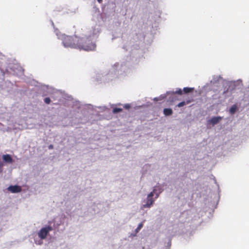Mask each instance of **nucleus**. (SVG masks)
Segmentation results:
<instances>
[{
	"label": "nucleus",
	"mask_w": 249,
	"mask_h": 249,
	"mask_svg": "<svg viewBox=\"0 0 249 249\" xmlns=\"http://www.w3.org/2000/svg\"><path fill=\"white\" fill-rule=\"evenodd\" d=\"M62 42L65 47L90 51L94 48V46L87 37H79L76 36H63Z\"/></svg>",
	"instance_id": "f257e3e1"
},
{
	"label": "nucleus",
	"mask_w": 249,
	"mask_h": 249,
	"mask_svg": "<svg viewBox=\"0 0 249 249\" xmlns=\"http://www.w3.org/2000/svg\"><path fill=\"white\" fill-rule=\"evenodd\" d=\"M53 230V228L51 226H48L42 228L38 232V237L41 239H44L46 238L50 231Z\"/></svg>",
	"instance_id": "f03ea898"
},
{
	"label": "nucleus",
	"mask_w": 249,
	"mask_h": 249,
	"mask_svg": "<svg viewBox=\"0 0 249 249\" xmlns=\"http://www.w3.org/2000/svg\"><path fill=\"white\" fill-rule=\"evenodd\" d=\"M156 189H154L153 192H151L147 196V202L145 204L143 205L144 208H150L154 202V200L153 198Z\"/></svg>",
	"instance_id": "7ed1b4c3"
},
{
	"label": "nucleus",
	"mask_w": 249,
	"mask_h": 249,
	"mask_svg": "<svg viewBox=\"0 0 249 249\" xmlns=\"http://www.w3.org/2000/svg\"><path fill=\"white\" fill-rule=\"evenodd\" d=\"M7 190L13 193H19L21 192V187L18 185H14V186H10L8 188Z\"/></svg>",
	"instance_id": "20e7f679"
},
{
	"label": "nucleus",
	"mask_w": 249,
	"mask_h": 249,
	"mask_svg": "<svg viewBox=\"0 0 249 249\" xmlns=\"http://www.w3.org/2000/svg\"><path fill=\"white\" fill-rule=\"evenodd\" d=\"M2 158L4 162L6 163L11 164L14 162V160L12 159V157L9 154L3 155Z\"/></svg>",
	"instance_id": "39448f33"
},
{
	"label": "nucleus",
	"mask_w": 249,
	"mask_h": 249,
	"mask_svg": "<svg viewBox=\"0 0 249 249\" xmlns=\"http://www.w3.org/2000/svg\"><path fill=\"white\" fill-rule=\"evenodd\" d=\"M221 120L220 117H213L209 122L213 125L217 124Z\"/></svg>",
	"instance_id": "423d86ee"
},
{
	"label": "nucleus",
	"mask_w": 249,
	"mask_h": 249,
	"mask_svg": "<svg viewBox=\"0 0 249 249\" xmlns=\"http://www.w3.org/2000/svg\"><path fill=\"white\" fill-rule=\"evenodd\" d=\"M193 99L191 100H187L186 101H182L180 103H179L177 107H182L187 104H189L190 103H191L193 101Z\"/></svg>",
	"instance_id": "0eeeda50"
},
{
	"label": "nucleus",
	"mask_w": 249,
	"mask_h": 249,
	"mask_svg": "<svg viewBox=\"0 0 249 249\" xmlns=\"http://www.w3.org/2000/svg\"><path fill=\"white\" fill-rule=\"evenodd\" d=\"M163 113L165 116H170L172 114L173 110L171 108H164Z\"/></svg>",
	"instance_id": "6e6552de"
},
{
	"label": "nucleus",
	"mask_w": 249,
	"mask_h": 249,
	"mask_svg": "<svg viewBox=\"0 0 249 249\" xmlns=\"http://www.w3.org/2000/svg\"><path fill=\"white\" fill-rule=\"evenodd\" d=\"M237 109V107L236 105H233L230 109V112L231 114H233L235 113Z\"/></svg>",
	"instance_id": "1a4fd4ad"
},
{
	"label": "nucleus",
	"mask_w": 249,
	"mask_h": 249,
	"mask_svg": "<svg viewBox=\"0 0 249 249\" xmlns=\"http://www.w3.org/2000/svg\"><path fill=\"white\" fill-rule=\"evenodd\" d=\"M194 88L185 87V88H183V90L184 93H188L192 92V91L194 90Z\"/></svg>",
	"instance_id": "9d476101"
},
{
	"label": "nucleus",
	"mask_w": 249,
	"mask_h": 249,
	"mask_svg": "<svg viewBox=\"0 0 249 249\" xmlns=\"http://www.w3.org/2000/svg\"><path fill=\"white\" fill-rule=\"evenodd\" d=\"M122 110H123V109L121 108L115 107V108H113L112 112L113 113L116 114V113H117L122 111Z\"/></svg>",
	"instance_id": "9b49d317"
},
{
	"label": "nucleus",
	"mask_w": 249,
	"mask_h": 249,
	"mask_svg": "<svg viewBox=\"0 0 249 249\" xmlns=\"http://www.w3.org/2000/svg\"><path fill=\"white\" fill-rule=\"evenodd\" d=\"M143 227V224L142 223H141L139 224L138 227L136 229V231L137 232H138Z\"/></svg>",
	"instance_id": "f8f14e48"
},
{
	"label": "nucleus",
	"mask_w": 249,
	"mask_h": 249,
	"mask_svg": "<svg viewBox=\"0 0 249 249\" xmlns=\"http://www.w3.org/2000/svg\"><path fill=\"white\" fill-rule=\"evenodd\" d=\"M175 93L178 94L179 95L182 94V90L181 89H177V90L175 91Z\"/></svg>",
	"instance_id": "ddd939ff"
},
{
	"label": "nucleus",
	"mask_w": 249,
	"mask_h": 249,
	"mask_svg": "<svg viewBox=\"0 0 249 249\" xmlns=\"http://www.w3.org/2000/svg\"><path fill=\"white\" fill-rule=\"evenodd\" d=\"M44 102L45 103L49 104L51 102V99L49 97H46L44 99Z\"/></svg>",
	"instance_id": "4468645a"
},
{
	"label": "nucleus",
	"mask_w": 249,
	"mask_h": 249,
	"mask_svg": "<svg viewBox=\"0 0 249 249\" xmlns=\"http://www.w3.org/2000/svg\"><path fill=\"white\" fill-rule=\"evenodd\" d=\"M124 107L125 109H129L130 107V106L129 104H125L124 106Z\"/></svg>",
	"instance_id": "2eb2a0df"
},
{
	"label": "nucleus",
	"mask_w": 249,
	"mask_h": 249,
	"mask_svg": "<svg viewBox=\"0 0 249 249\" xmlns=\"http://www.w3.org/2000/svg\"><path fill=\"white\" fill-rule=\"evenodd\" d=\"M3 167L2 165H0V173H1L3 171Z\"/></svg>",
	"instance_id": "dca6fc26"
},
{
	"label": "nucleus",
	"mask_w": 249,
	"mask_h": 249,
	"mask_svg": "<svg viewBox=\"0 0 249 249\" xmlns=\"http://www.w3.org/2000/svg\"><path fill=\"white\" fill-rule=\"evenodd\" d=\"M53 146L52 144H51L49 146V149H53Z\"/></svg>",
	"instance_id": "f3484780"
},
{
	"label": "nucleus",
	"mask_w": 249,
	"mask_h": 249,
	"mask_svg": "<svg viewBox=\"0 0 249 249\" xmlns=\"http://www.w3.org/2000/svg\"><path fill=\"white\" fill-rule=\"evenodd\" d=\"M97 1L99 3H102L103 2V0H97Z\"/></svg>",
	"instance_id": "a211bd4d"
},
{
	"label": "nucleus",
	"mask_w": 249,
	"mask_h": 249,
	"mask_svg": "<svg viewBox=\"0 0 249 249\" xmlns=\"http://www.w3.org/2000/svg\"><path fill=\"white\" fill-rule=\"evenodd\" d=\"M159 196V195H156V198H157Z\"/></svg>",
	"instance_id": "6ab92c4d"
}]
</instances>
